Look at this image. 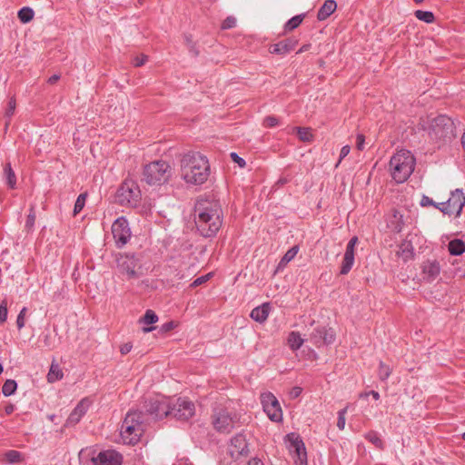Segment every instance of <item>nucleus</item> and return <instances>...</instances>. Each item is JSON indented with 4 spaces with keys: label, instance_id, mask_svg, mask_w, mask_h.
I'll use <instances>...</instances> for the list:
<instances>
[{
    "label": "nucleus",
    "instance_id": "obj_20",
    "mask_svg": "<svg viewBox=\"0 0 465 465\" xmlns=\"http://www.w3.org/2000/svg\"><path fill=\"white\" fill-rule=\"evenodd\" d=\"M297 41L286 39L277 44L272 45L269 48L271 54H286L295 48Z\"/></svg>",
    "mask_w": 465,
    "mask_h": 465
},
{
    "label": "nucleus",
    "instance_id": "obj_3",
    "mask_svg": "<svg viewBox=\"0 0 465 465\" xmlns=\"http://www.w3.org/2000/svg\"><path fill=\"white\" fill-rule=\"evenodd\" d=\"M415 166V158L408 150H400L395 153L390 161V172L397 183L405 182L412 173Z\"/></svg>",
    "mask_w": 465,
    "mask_h": 465
},
{
    "label": "nucleus",
    "instance_id": "obj_15",
    "mask_svg": "<svg viewBox=\"0 0 465 465\" xmlns=\"http://www.w3.org/2000/svg\"><path fill=\"white\" fill-rule=\"evenodd\" d=\"M122 460V455L114 450L101 451L91 458L94 465H121Z\"/></svg>",
    "mask_w": 465,
    "mask_h": 465
},
{
    "label": "nucleus",
    "instance_id": "obj_39",
    "mask_svg": "<svg viewBox=\"0 0 465 465\" xmlns=\"http://www.w3.org/2000/svg\"><path fill=\"white\" fill-rule=\"evenodd\" d=\"M85 198H86V194L85 193H81L77 199H76V202L74 203V214L76 215L77 213H79L84 206V203H85Z\"/></svg>",
    "mask_w": 465,
    "mask_h": 465
},
{
    "label": "nucleus",
    "instance_id": "obj_50",
    "mask_svg": "<svg viewBox=\"0 0 465 465\" xmlns=\"http://www.w3.org/2000/svg\"><path fill=\"white\" fill-rule=\"evenodd\" d=\"M210 278H211V273L201 276L193 281V282L192 283V286H193V287L199 286V285L206 282Z\"/></svg>",
    "mask_w": 465,
    "mask_h": 465
},
{
    "label": "nucleus",
    "instance_id": "obj_1",
    "mask_svg": "<svg viewBox=\"0 0 465 465\" xmlns=\"http://www.w3.org/2000/svg\"><path fill=\"white\" fill-rule=\"evenodd\" d=\"M181 178L188 184L204 183L210 175V164L207 157L201 153H188L180 161Z\"/></svg>",
    "mask_w": 465,
    "mask_h": 465
},
{
    "label": "nucleus",
    "instance_id": "obj_2",
    "mask_svg": "<svg viewBox=\"0 0 465 465\" xmlns=\"http://www.w3.org/2000/svg\"><path fill=\"white\" fill-rule=\"evenodd\" d=\"M196 225L205 237L214 235L222 226V209L217 203H203L197 206Z\"/></svg>",
    "mask_w": 465,
    "mask_h": 465
},
{
    "label": "nucleus",
    "instance_id": "obj_4",
    "mask_svg": "<svg viewBox=\"0 0 465 465\" xmlns=\"http://www.w3.org/2000/svg\"><path fill=\"white\" fill-rule=\"evenodd\" d=\"M143 415L141 412L130 411L126 414L121 427V438L125 444H135L143 432Z\"/></svg>",
    "mask_w": 465,
    "mask_h": 465
},
{
    "label": "nucleus",
    "instance_id": "obj_18",
    "mask_svg": "<svg viewBox=\"0 0 465 465\" xmlns=\"http://www.w3.org/2000/svg\"><path fill=\"white\" fill-rule=\"evenodd\" d=\"M89 407L90 401L88 399H83L69 415L66 421L67 424L75 425L78 423L81 418L86 413Z\"/></svg>",
    "mask_w": 465,
    "mask_h": 465
},
{
    "label": "nucleus",
    "instance_id": "obj_11",
    "mask_svg": "<svg viewBox=\"0 0 465 465\" xmlns=\"http://www.w3.org/2000/svg\"><path fill=\"white\" fill-rule=\"evenodd\" d=\"M194 403L185 398H179L175 401V402L172 403L170 409V416L175 419L187 420L194 416Z\"/></svg>",
    "mask_w": 465,
    "mask_h": 465
},
{
    "label": "nucleus",
    "instance_id": "obj_63",
    "mask_svg": "<svg viewBox=\"0 0 465 465\" xmlns=\"http://www.w3.org/2000/svg\"><path fill=\"white\" fill-rule=\"evenodd\" d=\"M154 329H155V327H143V332H150V331H152Z\"/></svg>",
    "mask_w": 465,
    "mask_h": 465
},
{
    "label": "nucleus",
    "instance_id": "obj_27",
    "mask_svg": "<svg viewBox=\"0 0 465 465\" xmlns=\"http://www.w3.org/2000/svg\"><path fill=\"white\" fill-rule=\"evenodd\" d=\"M449 252L453 255H460L465 252V243L460 240H453L449 242Z\"/></svg>",
    "mask_w": 465,
    "mask_h": 465
},
{
    "label": "nucleus",
    "instance_id": "obj_51",
    "mask_svg": "<svg viewBox=\"0 0 465 465\" xmlns=\"http://www.w3.org/2000/svg\"><path fill=\"white\" fill-rule=\"evenodd\" d=\"M232 160L236 163L240 167H244L246 163L245 161L240 157L236 153H231L230 154Z\"/></svg>",
    "mask_w": 465,
    "mask_h": 465
},
{
    "label": "nucleus",
    "instance_id": "obj_36",
    "mask_svg": "<svg viewBox=\"0 0 465 465\" xmlns=\"http://www.w3.org/2000/svg\"><path fill=\"white\" fill-rule=\"evenodd\" d=\"M303 17H304V15H295L292 18H291L285 25V30L292 31L293 29L297 28L302 22Z\"/></svg>",
    "mask_w": 465,
    "mask_h": 465
},
{
    "label": "nucleus",
    "instance_id": "obj_49",
    "mask_svg": "<svg viewBox=\"0 0 465 465\" xmlns=\"http://www.w3.org/2000/svg\"><path fill=\"white\" fill-rule=\"evenodd\" d=\"M236 25V19L233 17H227L223 22L222 27L223 29H229L234 27Z\"/></svg>",
    "mask_w": 465,
    "mask_h": 465
},
{
    "label": "nucleus",
    "instance_id": "obj_52",
    "mask_svg": "<svg viewBox=\"0 0 465 465\" xmlns=\"http://www.w3.org/2000/svg\"><path fill=\"white\" fill-rule=\"evenodd\" d=\"M350 151H351V147L349 145H345L341 149L340 159H339V162L336 164V166H338L340 164V163L341 162V160L350 153Z\"/></svg>",
    "mask_w": 465,
    "mask_h": 465
},
{
    "label": "nucleus",
    "instance_id": "obj_12",
    "mask_svg": "<svg viewBox=\"0 0 465 465\" xmlns=\"http://www.w3.org/2000/svg\"><path fill=\"white\" fill-rule=\"evenodd\" d=\"M430 134L434 138H444L453 134V123L446 115H439L431 119L430 124Z\"/></svg>",
    "mask_w": 465,
    "mask_h": 465
},
{
    "label": "nucleus",
    "instance_id": "obj_35",
    "mask_svg": "<svg viewBox=\"0 0 465 465\" xmlns=\"http://www.w3.org/2000/svg\"><path fill=\"white\" fill-rule=\"evenodd\" d=\"M158 321V316L152 310H147L143 318L139 320L141 323L143 324H153Z\"/></svg>",
    "mask_w": 465,
    "mask_h": 465
},
{
    "label": "nucleus",
    "instance_id": "obj_9",
    "mask_svg": "<svg viewBox=\"0 0 465 465\" xmlns=\"http://www.w3.org/2000/svg\"><path fill=\"white\" fill-rule=\"evenodd\" d=\"M261 402L268 418L275 422L282 420V411L276 397L270 391L261 394Z\"/></svg>",
    "mask_w": 465,
    "mask_h": 465
},
{
    "label": "nucleus",
    "instance_id": "obj_26",
    "mask_svg": "<svg viewBox=\"0 0 465 465\" xmlns=\"http://www.w3.org/2000/svg\"><path fill=\"white\" fill-rule=\"evenodd\" d=\"M287 342L292 351H296L301 348L303 343V340L299 332L292 331L288 336Z\"/></svg>",
    "mask_w": 465,
    "mask_h": 465
},
{
    "label": "nucleus",
    "instance_id": "obj_21",
    "mask_svg": "<svg viewBox=\"0 0 465 465\" xmlns=\"http://www.w3.org/2000/svg\"><path fill=\"white\" fill-rule=\"evenodd\" d=\"M422 273L429 281L434 280L440 272V266L435 260H428L422 263Z\"/></svg>",
    "mask_w": 465,
    "mask_h": 465
},
{
    "label": "nucleus",
    "instance_id": "obj_7",
    "mask_svg": "<svg viewBox=\"0 0 465 465\" xmlns=\"http://www.w3.org/2000/svg\"><path fill=\"white\" fill-rule=\"evenodd\" d=\"M116 200L122 205L135 207L141 200V190L133 180H125L119 187Z\"/></svg>",
    "mask_w": 465,
    "mask_h": 465
},
{
    "label": "nucleus",
    "instance_id": "obj_55",
    "mask_svg": "<svg viewBox=\"0 0 465 465\" xmlns=\"http://www.w3.org/2000/svg\"><path fill=\"white\" fill-rule=\"evenodd\" d=\"M133 345L130 342L124 343L120 347V351L123 355H125L131 351Z\"/></svg>",
    "mask_w": 465,
    "mask_h": 465
},
{
    "label": "nucleus",
    "instance_id": "obj_33",
    "mask_svg": "<svg viewBox=\"0 0 465 465\" xmlns=\"http://www.w3.org/2000/svg\"><path fill=\"white\" fill-rule=\"evenodd\" d=\"M5 460L9 463H16L23 460L22 454L17 450H8L5 453Z\"/></svg>",
    "mask_w": 465,
    "mask_h": 465
},
{
    "label": "nucleus",
    "instance_id": "obj_34",
    "mask_svg": "<svg viewBox=\"0 0 465 465\" xmlns=\"http://www.w3.org/2000/svg\"><path fill=\"white\" fill-rule=\"evenodd\" d=\"M365 439L368 440L370 442H371L373 445H375L379 449H383V441L379 437L378 433L375 431H370L365 435Z\"/></svg>",
    "mask_w": 465,
    "mask_h": 465
},
{
    "label": "nucleus",
    "instance_id": "obj_57",
    "mask_svg": "<svg viewBox=\"0 0 465 465\" xmlns=\"http://www.w3.org/2000/svg\"><path fill=\"white\" fill-rule=\"evenodd\" d=\"M35 221V214L34 211L31 210L30 213L27 216L26 226L31 228L34 225Z\"/></svg>",
    "mask_w": 465,
    "mask_h": 465
},
{
    "label": "nucleus",
    "instance_id": "obj_38",
    "mask_svg": "<svg viewBox=\"0 0 465 465\" xmlns=\"http://www.w3.org/2000/svg\"><path fill=\"white\" fill-rule=\"evenodd\" d=\"M5 173L6 176L7 184L10 188H15L16 183V177L15 172L11 168L10 164H7L5 168Z\"/></svg>",
    "mask_w": 465,
    "mask_h": 465
},
{
    "label": "nucleus",
    "instance_id": "obj_62",
    "mask_svg": "<svg viewBox=\"0 0 465 465\" xmlns=\"http://www.w3.org/2000/svg\"><path fill=\"white\" fill-rule=\"evenodd\" d=\"M370 394H371V395L373 397V399H375V400H379V399H380V394H379L377 391H371L370 392Z\"/></svg>",
    "mask_w": 465,
    "mask_h": 465
},
{
    "label": "nucleus",
    "instance_id": "obj_31",
    "mask_svg": "<svg viewBox=\"0 0 465 465\" xmlns=\"http://www.w3.org/2000/svg\"><path fill=\"white\" fill-rule=\"evenodd\" d=\"M34 17V11L30 7H23L18 12V18L24 24L30 22Z\"/></svg>",
    "mask_w": 465,
    "mask_h": 465
},
{
    "label": "nucleus",
    "instance_id": "obj_25",
    "mask_svg": "<svg viewBox=\"0 0 465 465\" xmlns=\"http://www.w3.org/2000/svg\"><path fill=\"white\" fill-rule=\"evenodd\" d=\"M63 371L58 364L52 363L47 374V381L50 383L55 382L63 378Z\"/></svg>",
    "mask_w": 465,
    "mask_h": 465
},
{
    "label": "nucleus",
    "instance_id": "obj_32",
    "mask_svg": "<svg viewBox=\"0 0 465 465\" xmlns=\"http://www.w3.org/2000/svg\"><path fill=\"white\" fill-rule=\"evenodd\" d=\"M17 384L14 380H7L2 387V391L5 396H11L15 393Z\"/></svg>",
    "mask_w": 465,
    "mask_h": 465
},
{
    "label": "nucleus",
    "instance_id": "obj_13",
    "mask_svg": "<svg viewBox=\"0 0 465 465\" xmlns=\"http://www.w3.org/2000/svg\"><path fill=\"white\" fill-rule=\"evenodd\" d=\"M112 233L118 247L124 246L132 236L129 223L124 217H120L112 225Z\"/></svg>",
    "mask_w": 465,
    "mask_h": 465
},
{
    "label": "nucleus",
    "instance_id": "obj_54",
    "mask_svg": "<svg viewBox=\"0 0 465 465\" xmlns=\"http://www.w3.org/2000/svg\"><path fill=\"white\" fill-rule=\"evenodd\" d=\"M365 137L363 134H358L356 139V146L358 150L361 151L364 148Z\"/></svg>",
    "mask_w": 465,
    "mask_h": 465
},
{
    "label": "nucleus",
    "instance_id": "obj_29",
    "mask_svg": "<svg viewBox=\"0 0 465 465\" xmlns=\"http://www.w3.org/2000/svg\"><path fill=\"white\" fill-rule=\"evenodd\" d=\"M354 263V254L344 253L343 261L341 263V273L347 274Z\"/></svg>",
    "mask_w": 465,
    "mask_h": 465
},
{
    "label": "nucleus",
    "instance_id": "obj_47",
    "mask_svg": "<svg viewBox=\"0 0 465 465\" xmlns=\"http://www.w3.org/2000/svg\"><path fill=\"white\" fill-rule=\"evenodd\" d=\"M357 243H358V238L352 237L347 244L345 252L350 253V254H354V248L357 245Z\"/></svg>",
    "mask_w": 465,
    "mask_h": 465
},
{
    "label": "nucleus",
    "instance_id": "obj_48",
    "mask_svg": "<svg viewBox=\"0 0 465 465\" xmlns=\"http://www.w3.org/2000/svg\"><path fill=\"white\" fill-rule=\"evenodd\" d=\"M147 61V56L144 54L137 55L134 58L133 64L134 66L139 67L145 64Z\"/></svg>",
    "mask_w": 465,
    "mask_h": 465
},
{
    "label": "nucleus",
    "instance_id": "obj_19",
    "mask_svg": "<svg viewBox=\"0 0 465 465\" xmlns=\"http://www.w3.org/2000/svg\"><path fill=\"white\" fill-rule=\"evenodd\" d=\"M387 224L388 227H390L392 231L400 232L405 225V219L403 214L401 213V212L398 210H392L388 214Z\"/></svg>",
    "mask_w": 465,
    "mask_h": 465
},
{
    "label": "nucleus",
    "instance_id": "obj_6",
    "mask_svg": "<svg viewBox=\"0 0 465 465\" xmlns=\"http://www.w3.org/2000/svg\"><path fill=\"white\" fill-rule=\"evenodd\" d=\"M118 272L130 280L138 279L142 274V265L139 259L133 254H119L116 258Z\"/></svg>",
    "mask_w": 465,
    "mask_h": 465
},
{
    "label": "nucleus",
    "instance_id": "obj_23",
    "mask_svg": "<svg viewBox=\"0 0 465 465\" xmlns=\"http://www.w3.org/2000/svg\"><path fill=\"white\" fill-rule=\"evenodd\" d=\"M337 8V4L334 0H326L318 11L317 18L320 21L327 19Z\"/></svg>",
    "mask_w": 465,
    "mask_h": 465
},
{
    "label": "nucleus",
    "instance_id": "obj_14",
    "mask_svg": "<svg viewBox=\"0 0 465 465\" xmlns=\"http://www.w3.org/2000/svg\"><path fill=\"white\" fill-rule=\"evenodd\" d=\"M234 422V418L226 410L215 411L212 419L214 429L223 433H229L233 429Z\"/></svg>",
    "mask_w": 465,
    "mask_h": 465
},
{
    "label": "nucleus",
    "instance_id": "obj_46",
    "mask_svg": "<svg viewBox=\"0 0 465 465\" xmlns=\"http://www.w3.org/2000/svg\"><path fill=\"white\" fill-rule=\"evenodd\" d=\"M15 100L14 98H11L8 103V107L5 111V116L9 119L15 114Z\"/></svg>",
    "mask_w": 465,
    "mask_h": 465
},
{
    "label": "nucleus",
    "instance_id": "obj_45",
    "mask_svg": "<svg viewBox=\"0 0 465 465\" xmlns=\"http://www.w3.org/2000/svg\"><path fill=\"white\" fill-rule=\"evenodd\" d=\"M262 124L267 128L274 127L279 124V120L275 116L269 115L264 118Z\"/></svg>",
    "mask_w": 465,
    "mask_h": 465
},
{
    "label": "nucleus",
    "instance_id": "obj_41",
    "mask_svg": "<svg viewBox=\"0 0 465 465\" xmlns=\"http://www.w3.org/2000/svg\"><path fill=\"white\" fill-rule=\"evenodd\" d=\"M391 373V367L381 362L380 367H379V377L384 381L390 377Z\"/></svg>",
    "mask_w": 465,
    "mask_h": 465
},
{
    "label": "nucleus",
    "instance_id": "obj_43",
    "mask_svg": "<svg viewBox=\"0 0 465 465\" xmlns=\"http://www.w3.org/2000/svg\"><path fill=\"white\" fill-rule=\"evenodd\" d=\"M26 312H27V309L25 307H24L18 316H17V320H16V325H17V328L19 330H21L25 324V316H26Z\"/></svg>",
    "mask_w": 465,
    "mask_h": 465
},
{
    "label": "nucleus",
    "instance_id": "obj_59",
    "mask_svg": "<svg viewBox=\"0 0 465 465\" xmlns=\"http://www.w3.org/2000/svg\"><path fill=\"white\" fill-rule=\"evenodd\" d=\"M302 392V389L300 387H294L292 390V397H298Z\"/></svg>",
    "mask_w": 465,
    "mask_h": 465
},
{
    "label": "nucleus",
    "instance_id": "obj_40",
    "mask_svg": "<svg viewBox=\"0 0 465 465\" xmlns=\"http://www.w3.org/2000/svg\"><path fill=\"white\" fill-rule=\"evenodd\" d=\"M347 411H348V407H345L344 409L341 410L338 412L337 427L341 430H343L345 429V424H346L345 415H346Z\"/></svg>",
    "mask_w": 465,
    "mask_h": 465
},
{
    "label": "nucleus",
    "instance_id": "obj_58",
    "mask_svg": "<svg viewBox=\"0 0 465 465\" xmlns=\"http://www.w3.org/2000/svg\"><path fill=\"white\" fill-rule=\"evenodd\" d=\"M174 465H193L188 459H181Z\"/></svg>",
    "mask_w": 465,
    "mask_h": 465
},
{
    "label": "nucleus",
    "instance_id": "obj_42",
    "mask_svg": "<svg viewBox=\"0 0 465 465\" xmlns=\"http://www.w3.org/2000/svg\"><path fill=\"white\" fill-rule=\"evenodd\" d=\"M317 332L319 333L321 338L323 340V341L326 342V343H331L334 340L333 339V333L331 331L329 332V331H327L325 329L318 330Z\"/></svg>",
    "mask_w": 465,
    "mask_h": 465
},
{
    "label": "nucleus",
    "instance_id": "obj_16",
    "mask_svg": "<svg viewBox=\"0 0 465 465\" xmlns=\"http://www.w3.org/2000/svg\"><path fill=\"white\" fill-rule=\"evenodd\" d=\"M228 452L233 460L248 453L247 441L242 434H237L231 440Z\"/></svg>",
    "mask_w": 465,
    "mask_h": 465
},
{
    "label": "nucleus",
    "instance_id": "obj_60",
    "mask_svg": "<svg viewBox=\"0 0 465 465\" xmlns=\"http://www.w3.org/2000/svg\"><path fill=\"white\" fill-rule=\"evenodd\" d=\"M59 79V75L57 74H54L52 75L49 79H48V83L51 84H55Z\"/></svg>",
    "mask_w": 465,
    "mask_h": 465
},
{
    "label": "nucleus",
    "instance_id": "obj_44",
    "mask_svg": "<svg viewBox=\"0 0 465 465\" xmlns=\"http://www.w3.org/2000/svg\"><path fill=\"white\" fill-rule=\"evenodd\" d=\"M7 302L6 300H4L0 304V323H3L7 319Z\"/></svg>",
    "mask_w": 465,
    "mask_h": 465
},
{
    "label": "nucleus",
    "instance_id": "obj_53",
    "mask_svg": "<svg viewBox=\"0 0 465 465\" xmlns=\"http://www.w3.org/2000/svg\"><path fill=\"white\" fill-rule=\"evenodd\" d=\"M420 205L423 207L429 206V205H434L437 208V203H435L428 196L423 195L420 200Z\"/></svg>",
    "mask_w": 465,
    "mask_h": 465
},
{
    "label": "nucleus",
    "instance_id": "obj_56",
    "mask_svg": "<svg viewBox=\"0 0 465 465\" xmlns=\"http://www.w3.org/2000/svg\"><path fill=\"white\" fill-rule=\"evenodd\" d=\"M176 327L173 322H169L162 325L161 330L163 332H167Z\"/></svg>",
    "mask_w": 465,
    "mask_h": 465
},
{
    "label": "nucleus",
    "instance_id": "obj_64",
    "mask_svg": "<svg viewBox=\"0 0 465 465\" xmlns=\"http://www.w3.org/2000/svg\"><path fill=\"white\" fill-rule=\"evenodd\" d=\"M6 413L10 414L13 411V406H8L5 408Z\"/></svg>",
    "mask_w": 465,
    "mask_h": 465
},
{
    "label": "nucleus",
    "instance_id": "obj_22",
    "mask_svg": "<svg viewBox=\"0 0 465 465\" xmlns=\"http://www.w3.org/2000/svg\"><path fill=\"white\" fill-rule=\"evenodd\" d=\"M270 311H271L270 304L268 302H265V303L262 304L261 306L254 308L251 312L250 316L255 322L262 323L267 320Z\"/></svg>",
    "mask_w": 465,
    "mask_h": 465
},
{
    "label": "nucleus",
    "instance_id": "obj_30",
    "mask_svg": "<svg viewBox=\"0 0 465 465\" xmlns=\"http://www.w3.org/2000/svg\"><path fill=\"white\" fill-rule=\"evenodd\" d=\"M299 252L298 246H293L286 252L282 259L281 260L279 266H285L288 262L294 259Z\"/></svg>",
    "mask_w": 465,
    "mask_h": 465
},
{
    "label": "nucleus",
    "instance_id": "obj_37",
    "mask_svg": "<svg viewBox=\"0 0 465 465\" xmlns=\"http://www.w3.org/2000/svg\"><path fill=\"white\" fill-rule=\"evenodd\" d=\"M415 16L419 20L424 21V22H426L428 24L433 23L434 19H435L433 13L429 12V11L418 10V11L415 12Z\"/></svg>",
    "mask_w": 465,
    "mask_h": 465
},
{
    "label": "nucleus",
    "instance_id": "obj_61",
    "mask_svg": "<svg viewBox=\"0 0 465 465\" xmlns=\"http://www.w3.org/2000/svg\"><path fill=\"white\" fill-rule=\"evenodd\" d=\"M247 465H263L262 462L257 459L251 460Z\"/></svg>",
    "mask_w": 465,
    "mask_h": 465
},
{
    "label": "nucleus",
    "instance_id": "obj_28",
    "mask_svg": "<svg viewBox=\"0 0 465 465\" xmlns=\"http://www.w3.org/2000/svg\"><path fill=\"white\" fill-rule=\"evenodd\" d=\"M297 135L299 139L305 143H311L313 141L312 130L309 127H297Z\"/></svg>",
    "mask_w": 465,
    "mask_h": 465
},
{
    "label": "nucleus",
    "instance_id": "obj_8",
    "mask_svg": "<svg viewBox=\"0 0 465 465\" xmlns=\"http://www.w3.org/2000/svg\"><path fill=\"white\" fill-rule=\"evenodd\" d=\"M464 205L465 196L463 193L460 190H456L451 193L447 202L438 203L437 208L449 215L457 217L460 214Z\"/></svg>",
    "mask_w": 465,
    "mask_h": 465
},
{
    "label": "nucleus",
    "instance_id": "obj_10",
    "mask_svg": "<svg viewBox=\"0 0 465 465\" xmlns=\"http://www.w3.org/2000/svg\"><path fill=\"white\" fill-rule=\"evenodd\" d=\"M285 440L288 443V450L292 455L296 465H307L305 446L300 437L291 433L286 436Z\"/></svg>",
    "mask_w": 465,
    "mask_h": 465
},
{
    "label": "nucleus",
    "instance_id": "obj_5",
    "mask_svg": "<svg viewBox=\"0 0 465 465\" xmlns=\"http://www.w3.org/2000/svg\"><path fill=\"white\" fill-rule=\"evenodd\" d=\"M171 176L170 165L164 161H155L144 167L143 181L150 186H160L165 183Z\"/></svg>",
    "mask_w": 465,
    "mask_h": 465
},
{
    "label": "nucleus",
    "instance_id": "obj_17",
    "mask_svg": "<svg viewBox=\"0 0 465 465\" xmlns=\"http://www.w3.org/2000/svg\"><path fill=\"white\" fill-rule=\"evenodd\" d=\"M170 409L171 404L165 398L156 397L151 400L147 411L154 414L156 418L162 419L163 417L170 416Z\"/></svg>",
    "mask_w": 465,
    "mask_h": 465
},
{
    "label": "nucleus",
    "instance_id": "obj_24",
    "mask_svg": "<svg viewBox=\"0 0 465 465\" xmlns=\"http://www.w3.org/2000/svg\"><path fill=\"white\" fill-rule=\"evenodd\" d=\"M399 257H401L404 261H408L412 257L413 254V246L410 240L403 241L397 252Z\"/></svg>",
    "mask_w": 465,
    "mask_h": 465
}]
</instances>
